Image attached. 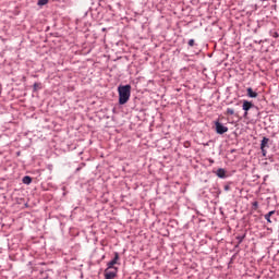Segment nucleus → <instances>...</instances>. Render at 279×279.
I'll return each instance as SVG.
<instances>
[{"instance_id":"8","label":"nucleus","mask_w":279,"mask_h":279,"mask_svg":"<svg viewBox=\"0 0 279 279\" xmlns=\"http://www.w3.org/2000/svg\"><path fill=\"white\" fill-rule=\"evenodd\" d=\"M217 175H218V178H226V170L222 168H219L217 170Z\"/></svg>"},{"instance_id":"14","label":"nucleus","mask_w":279,"mask_h":279,"mask_svg":"<svg viewBox=\"0 0 279 279\" xmlns=\"http://www.w3.org/2000/svg\"><path fill=\"white\" fill-rule=\"evenodd\" d=\"M236 239H238L239 243H243V239H245V235L238 236Z\"/></svg>"},{"instance_id":"19","label":"nucleus","mask_w":279,"mask_h":279,"mask_svg":"<svg viewBox=\"0 0 279 279\" xmlns=\"http://www.w3.org/2000/svg\"><path fill=\"white\" fill-rule=\"evenodd\" d=\"M275 38H278V34L275 35Z\"/></svg>"},{"instance_id":"11","label":"nucleus","mask_w":279,"mask_h":279,"mask_svg":"<svg viewBox=\"0 0 279 279\" xmlns=\"http://www.w3.org/2000/svg\"><path fill=\"white\" fill-rule=\"evenodd\" d=\"M49 0H38L37 5H47Z\"/></svg>"},{"instance_id":"10","label":"nucleus","mask_w":279,"mask_h":279,"mask_svg":"<svg viewBox=\"0 0 279 279\" xmlns=\"http://www.w3.org/2000/svg\"><path fill=\"white\" fill-rule=\"evenodd\" d=\"M225 114H227V117H232V114H234V109L228 108Z\"/></svg>"},{"instance_id":"15","label":"nucleus","mask_w":279,"mask_h":279,"mask_svg":"<svg viewBox=\"0 0 279 279\" xmlns=\"http://www.w3.org/2000/svg\"><path fill=\"white\" fill-rule=\"evenodd\" d=\"M266 215H269V217H271V216L276 215V210L269 211V213L266 214Z\"/></svg>"},{"instance_id":"12","label":"nucleus","mask_w":279,"mask_h":279,"mask_svg":"<svg viewBox=\"0 0 279 279\" xmlns=\"http://www.w3.org/2000/svg\"><path fill=\"white\" fill-rule=\"evenodd\" d=\"M264 219H266V221H268V223H274V221L271 220V217H269V215H265Z\"/></svg>"},{"instance_id":"3","label":"nucleus","mask_w":279,"mask_h":279,"mask_svg":"<svg viewBox=\"0 0 279 279\" xmlns=\"http://www.w3.org/2000/svg\"><path fill=\"white\" fill-rule=\"evenodd\" d=\"M252 108H254V104H252L248 100H243V105H242V110H244V117L247 116V112H250V110H252Z\"/></svg>"},{"instance_id":"9","label":"nucleus","mask_w":279,"mask_h":279,"mask_svg":"<svg viewBox=\"0 0 279 279\" xmlns=\"http://www.w3.org/2000/svg\"><path fill=\"white\" fill-rule=\"evenodd\" d=\"M23 183H24V184H32V179H31V177H28V175L24 177V178H23Z\"/></svg>"},{"instance_id":"16","label":"nucleus","mask_w":279,"mask_h":279,"mask_svg":"<svg viewBox=\"0 0 279 279\" xmlns=\"http://www.w3.org/2000/svg\"><path fill=\"white\" fill-rule=\"evenodd\" d=\"M263 156H267V150L265 148L262 149Z\"/></svg>"},{"instance_id":"17","label":"nucleus","mask_w":279,"mask_h":279,"mask_svg":"<svg viewBox=\"0 0 279 279\" xmlns=\"http://www.w3.org/2000/svg\"><path fill=\"white\" fill-rule=\"evenodd\" d=\"M34 86H35V88H38V83H35Z\"/></svg>"},{"instance_id":"13","label":"nucleus","mask_w":279,"mask_h":279,"mask_svg":"<svg viewBox=\"0 0 279 279\" xmlns=\"http://www.w3.org/2000/svg\"><path fill=\"white\" fill-rule=\"evenodd\" d=\"M189 46L194 47L195 46V39H190L189 40Z\"/></svg>"},{"instance_id":"4","label":"nucleus","mask_w":279,"mask_h":279,"mask_svg":"<svg viewBox=\"0 0 279 279\" xmlns=\"http://www.w3.org/2000/svg\"><path fill=\"white\" fill-rule=\"evenodd\" d=\"M114 265H119V253H114V258L107 264V267L109 269H117Z\"/></svg>"},{"instance_id":"2","label":"nucleus","mask_w":279,"mask_h":279,"mask_svg":"<svg viewBox=\"0 0 279 279\" xmlns=\"http://www.w3.org/2000/svg\"><path fill=\"white\" fill-rule=\"evenodd\" d=\"M119 271V268H109L105 270V279H114L117 278V274Z\"/></svg>"},{"instance_id":"6","label":"nucleus","mask_w":279,"mask_h":279,"mask_svg":"<svg viewBox=\"0 0 279 279\" xmlns=\"http://www.w3.org/2000/svg\"><path fill=\"white\" fill-rule=\"evenodd\" d=\"M246 92H247V97H251V99H256V97H258V93L254 92L252 87H247Z\"/></svg>"},{"instance_id":"1","label":"nucleus","mask_w":279,"mask_h":279,"mask_svg":"<svg viewBox=\"0 0 279 279\" xmlns=\"http://www.w3.org/2000/svg\"><path fill=\"white\" fill-rule=\"evenodd\" d=\"M119 94V104L120 106H124L126 101H130V97L132 95V86L131 85H122L118 87Z\"/></svg>"},{"instance_id":"5","label":"nucleus","mask_w":279,"mask_h":279,"mask_svg":"<svg viewBox=\"0 0 279 279\" xmlns=\"http://www.w3.org/2000/svg\"><path fill=\"white\" fill-rule=\"evenodd\" d=\"M215 125L217 134H226L228 132V126H223L220 122H216Z\"/></svg>"},{"instance_id":"7","label":"nucleus","mask_w":279,"mask_h":279,"mask_svg":"<svg viewBox=\"0 0 279 279\" xmlns=\"http://www.w3.org/2000/svg\"><path fill=\"white\" fill-rule=\"evenodd\" d=\"M269 145V138L268 137H263L262 143H260V149H265Z\"/></svg>"},{"instance_id":"18","label":"nucleus","mask_w":279,"mask_h":279,"mask_svg":"<svg viewBox=\"0 0 279 279\" xmlns=\"http://www.w3.org/2000/svg\"><path fill=\"white\" fill-rule=\"evenodd\" d=\"M34 86H35V88H38V83H35Z\"/></svg>"}]
</instances>
